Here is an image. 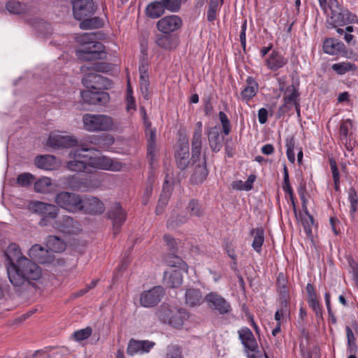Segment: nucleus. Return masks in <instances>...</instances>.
Returning <instances> with one entry per match:
<instances>
[{
    "label": "nucleus",
    "mask_w": 358,
    "mask_h": 358,
    "mask_svg": "<svg viewBox=\"0 0 358 358\" xmlns=\"http://www.w3.org/2000/svg\"><path fill=\"white\" fill-rule=\"evenodd\" d=\"M219 118L222 124L223 134L224 135H229L231 130V126L228 117L224 112L220 111L219 113Z\"/></svg>",
    "instance_id": "obj_51"
},
{
    "label": "nucleus",
    "mask_w": 358,
    "mask_h": 358,
    "mask_svg": "<svg viewBox=\"0 0 358 358\" xmlns=\"http://www.w3.org/2000/svg\"><path fill=\"white\" fill-rule=\"evenodd\" d=\"M55 201L59 207L69 212L82 210V198L78 194L62 191L56 194Z\"/></svg>",
    "instance_id": "obj_9"
},
{
    "label": "nucleus",
    "mask_w": 358,
    "mask_h": 358,
    "mask_svg": "<svg viewBox=\"0 0 358 358\" xmlns=\"http://www.w3.org/2000/svg\"><path fill=\"white\" fill-rule=\"evenodd\" d=\"M34 179L35 178L32 174L29 173H24L20 174L17 176V183L22 186L26 187L31 185L34 182Z\"/></svg>",
    "instance_id": "obj_53"
},
{
    "label": "nucleus",
    "mask_w": 358,
    "mask_h": 358,
    "mask_svg": "<svg viewBox=\"0 0 358 358\" xmlns=\"http://www.w3.org/2000/svg\"><path fill=\"white\" fill-rule=\"evenodd\" d=\"M348 199L350 203V213H354L358 204V196L355 189L351 187L348 192Z\"/></svg>",
    "instance_id": "obj_54"
},
{
    "label": "nucleus",
    "mask_w": 358,
    "mask_h": 358,
    "mask_svg": "<svg viewBox=\"0 0 358 358\" xmlns=\"http://www.w3.org/2000/svg\"><path fill=\"white\" fill-rule=\"evenodd\" d=\"M324 299H325V303H326V306H327V311H328V314L331 318V320L333 323H336V317L334 316L332 310H331V302H330V294L329 292H326L325 294H324Z\"/></svg>",
    "instance_id": "obj_62"
},
{
    "label": "nucleus",
    "mask_w": 358,
    "mask_h": 358,
    "mask_svg": "<svg viewBox=\"0 0 358 358\" xmlns=\"http://www.w3.org/2000/svg\"><path fill=\"white\" fill-rule=\"evenodd\" d=\"M35 164L40 169L52 170L56 166V157L50 155L37 156Z\"/></svg>",
    "instance_id": "obj_38"
},
{
    "label": "nucleus",
    "mask_w": 358,
    "mask_h": 358,
    "mask_svg": "<svg viewBox=\"0 0 358 358\" xmlns=\"http://www.w3.org/2000/svg\"><path fill=\"white\" fill-rule=\"evenodd\" d=\"M92 333V329L91 327H87L85 329H82L78 331H74L73 334V336L77 341H81L89 338Z\"/></svg>",
    "instance_id": "obj_52"
},
{
    "label": "nucleus",
    "mask_w": 358,
    "mask_h": 358,
    "mask_svg": "<svg viewBox=\"0 0 358 358\" xmlns=\"http://www.w3.org/2000/svg\"><path fill=\"white\" fill-rule=\"evenodd\" d=\"M108 219L112 220L113 231L115 236L117 234L127 219L125 210L119 203H114L108 210Z\"/></svg>",
    "instance_id": "obj_14"
},
{
    "label": "nucleus",
    "mask_w": 358,
    "mask_h": 358,
    "mask_svg": "<svg viewBox=\"0 0 358 358\" xmlns=\"http://www.w3.org/2000/svg\"><path fill=\"white\" fill-rule=\"evenodd\" d=\"M250 234L253 236V241L252 243V248L258 253L262 251V247L264 242V230L262 227H257L252 229Z\"/></svg>",
    "instance_id": "obj_39"
},
{
    "label": "nucleus",
    "mask_w": 358,
    "mask_h": 358,
    "mask_svg": "<svg viewBox=\"0 0 358 358\" xmlns=\"http://www.w3.org/2000/svg\"><path fill=\"white\" fill-rule=\"evenodd\" d=\"M352 122L350 119L343 120L340 125V139L348 150H351L354 143L352 141V134L349 132V126H352Z\"/></svg>",
    "instance_id": "obj_31"
},
{
    "label": "nucleus",
    "mask_w": 358,
    "mask_h": 358,
    "mask_svg": "<svg viewBox=\"0 0 358 358\" xmlns=\"http://www.w3.org/2000/svg\"><path fill=\"white\" fill-rule=\"evenodd\" d=\"M308 303L309 306L313 309V310L315 312V315L317 317H322V307L319 303V301L317 299V297L315 298H311L310 299H308Z\"/></svg>",
    "instance_id": "obj_56"
},
{
    "label": "nucleus",
    "mask_w": 358,
    "mask_h": 358,
    "mask_svg": "<svg viewBox=\"0 0 358 358\" xmlns=\"http://www.w3.org/2000/svg\"><path fill=\"white\" fill-rule=\"evenodd\" d=\"M166 358H182L181 348L178 345L169 347Z\"/></svg>",
    "instance_id": "obj_59"
},
{
    "label": "nucleus",
    "mask_w": 358,
    "mask_h": 358,
    "mask_svg": "<svg viewBox=\"0 0 358 358\" xmlns=\"http://www.w3.org/2000/svg\"><path fill=\"white\" fill-rule=\"evenodd\" d=\"M171 194V185L169 184L168 180L165 179L162 191L159 195V199L155 209V213L157 215H161L164 212L165 207L168 204Z\"/></svg>",
    "instance_id": "obj_30"
},
{
    "label": "nucleus",
    "mask_w": 358,
    "mask_h": 358,
    "mask_svg": "<svg viewBox=\"0 0 358 358\" xmlns=\"http://www.w3.org/2000/svg\"><path fill=\"white\" fill-rule=\"evenodd\" d=\"M164 9L176 13L179 11L181 7V0H160Z\"/></svg>",
    "instance_id": "obj_49"
},
{
    "label": "nucleus",
    "mask_w": 358,
    "mask_h": 358,
    "mask_svg": "<svg viewBox=\"0 0 358 358\" xmlns=\"http://www.w3.org/2000/svg\"><path fill=\"white\" fill-rule=\"evenodd\" d=\"M186 312L183 309H180L176 312H173V315L170 317L169 324L174 327H180L183 324Z\"/></svg>",
    "instance_id": "obj_45"
},
{
    "label": "nucleus",
    "mask_w": 358,
    "mask_h": 358,
    "mask_svg": "<svg viewBox=\"0 0 358 358\" xmlns=\"http://www.w3.org/2000/svg\"><path fill=\"white\" fill-rule=\"evenodd\" d=\"M145 12L149 17L156 19L164 14L165 9L159 0L149 3L146 7Z\"/></svg>",
    "instance_id": "obj_40"
},
{
    "label": "nucleus",
    "mask_w": 358,
    "mask_h": 358,
    "mask_svg": "<svg viewBox=\"0 0 358 358\" xmlns=\"http://www.w3.org/2000/svg\"><path fill=\"white\" fill-rule=\"evenodd\" d=\"M164 240L166 242L171 252L166 257L167 264L171 267H177L185 272H187V264L178 255H176L177 243L176 241L168 234L164 236Z\"/></svg>",
    "instance_id": "obj_10"
},
{
    "label": "nucleus",
    "mask_w": 358,
    "mask_h": 358,
    "mask_svg": "<svg viewBox=\"0 0 358 358\" xmlns=\"http://www.w3.org/2000/svg\"><path fill=\"white\" fill-rule=\"evenodd\" d=\"M87 155H82L80 150H77L73 159L67 162L66 167L71 171H83L89 173H92L93 168L112 171H118L122 168L121 162L106 156L90 157V162H87Z\"/></svg>",
    "instance_id": "obj_2"
},
{
    "label": "nucleus",
    "mask_w": 358,
    "mask_h": 358,
    "mask_svg": "<svg viewBox=\"0 0 358 358\" xmlns=\"http://www.w3.org/2000/svg\"><path fill=\"white\" fill-rule=\"evenodd\" d=\"M164 295V288L162 286H155L141 294L140 303L145 308L154 307L162 300Z\"/></svg>",
    "instance_id": "obj_16"
},
{
    "label": "nucleus",
    "mask_w": 358,
    "mask_h": 358,
    "mask_svg": "<svg viewBox=\"0 0 358 358\" xmlns=\"http://www.w3.org/2000/svg\"><path fill=\"white\" fill-rule=\"evenodd\" d=\"M324 52L329 55H336L338 52H343L345 50L344 43L333 38H327L324 41Z\"/></svg>",
    "instance_id": "obj_34"
},
{
    "label": "nucleus",
    "mask_w": 358,
    "mask_h": 358,
    "mask_svg": "<svg viewBox=\"0 0 358 358\" xmlns=\"http://www.w3.org/2000/svg\"><path fill=\"white\" fill-rule=\"evenodd\" d=\"M246 85L241 92L240 96L242 100L248 101L256 96L259 90V85L252 76H248L245 80Z\"/></svg>",
    "instance_id": "obj_29"
},
{
    "label": "nucleus",
    "mask_w": 358,
    "mask_h": 358,
    "mask_svg": "<svg viewBox=\"0 0 358 358\" xmlns=\"http://www.w3.org/2000/svg\"><path fill=\"white\" fill-rule=\"evenodd\" d=\"M72 5L73 16L77 20L91 17L95 11L93 0H72Z\"/></svg>",
    "instance_id": "obj_13"
},
{
    "label": "nucleus",
    "mask_w": 358,
    "mask_h": 358,
    "mask_svg": "<svg viewBox=\"0 0 358 358\" xmlns=\"http://www.w3.org/2000/svg\"><path fill=\"white\" fill-rule=\"evenodd\" d=\"M83 128L90 132L108 131L113 129V119L106 115L86 113L83 116Z\"/></svg>",
    "instance_id": "obj_7"
},
{
    "label": "nucleus",
    "mask_w": 358,
    "mask_h": 358,
    "mask_svg": "<svg viewBox=\"0 0 358 358\" xmlns=\"http://www.w3.org/2000/svg\"><path fill=\"white\" fill-rule=\"evenodd\" d=\"M286 148H287V157L288 160L294 164L295 162V154L294 152V149L295 147V141L294 136L287 138L286 140Z\"/></svg>",
    "instance_id": "obj_50"
},
{
    "label": "nucleus",
    "mask_w": 358,
    "mask_h": 358,
    "mask_svg": "<svg viewBox=\"0 0 358 358\" xmlns=\"http://www.w3.org/2000/svg\"><path fill=\"white\" fill-rule=\"evenodd\" d=\"M46 245L52 252H61L66 248L64 241L57 236H48L46 240Z\"/></svg>",
    "instance_id": "obj_41"
},
{
    "label": "nucleus",
    "mask_w": 358,
    "mask_h": 358,
    "mask_svg": "<svg viewBox=\"0 0 358 358\" xmlns=\"http://www.w3.org/2000/svg\"><path fill=\"white\" fill-rule=\"evenodd\" d=\"M185 303L189 307L199 306L204 301L201 292L199 289L189 288L185 294Z\"/></svg>",
    "instance_id": "obj_33"
},
{
    "label": "nucleus",
    "mask_w": 358,
    "mask_h": 358,
    "mask_svg": "<svg viewBox=\"0 0 358 358\" xmlns=\"http://www.w3.org/2000/svg\"><path fill=\"white\" fill-rule=\"evenodd\" d=\"M29 255L33 260L42 264L51 263L54 260L52 252H50L38 244L33 245L29 249Z\"/></svg>",
    "instance_id": "obj_22"
},
{
    "label": "nucleus",
    "mask_w": 358,
    "mask_h": 358,
    "mask_svg": "<svg viewBox=\"0 0 358 358\" xmlns=\"http://www.w3.org/2000/svg\"><path fill=\"white\" fill-rule=\"evenodd\" d=\"M328 8L330 10V13L327 15L326 21V26L328 29L358 22L357 15L342 6L338 0H329Z\"/></svg>",
    "instance_id": "obj_5"
},
{
    "label": "nucleus",
    "mask_w": 358,
    "mask_h": 358,
    "mask_svg": "<svg viewBox=\"0 0 358 358\" xmlns=\"http://www.w3.org/2000/svg\"><path fill=\"white\" fill-rule=\"evenodd\" d=\"M82 210L93 215L101 214L105 210L103 203L97 197L91 196L82 199Z\"/></svg>",
    "instance_id": "obj_26"
},
{
    "label": "nucleus",
    "mask_w": 358,
    "mask_h": 358,
    "mask_svg": "<svg viewBox=\"0 0 358 358\" xmlns=\"http://www.w3.org/2000/svg\"><path fill=\"white\" fill-rule=\"evenodd\" d=\"M305 217H301V222L304 228V231L306 233L308 236H310L312 234V225L313 224L314 222L313 223L310 222V220L308 219V216L305 214Z\"/></svg>",
    "instance_id": "obj_63"
},
{
    "label": "nucleus",
    "mask_w": 358,
    "mask_h": 358,
    "mask_svg": "<svg viewBox=\"0 0 358 358\" xmlns=\"http://www.w3.org/2000/svg\"><path fill=\"white\" fill-rule=\"evenodd\" d=\"M103 25V20L99 17H87L82 20L80 23V28L81 29H99Z\"/></svg>",
    "instance_id": "obj_42"
},
{
    "label": "nucleus",
    "mask_w": 358,
    "mask_h": 358,
    "mask_svg": "<svg viewBox=\"0 0 358 358\" xmlns=\"http://www.w3.org/2000/svg\"><path fill=\"white\" fill-rule=\"evenodd\" d=\"M20 250L15 243L10 244L5 253L8 261L6 270L9 280L14 287L34 286L33 281L41 278V269L28 258L20 257Z\"/></svg>",
    "instance_id": "obj_1"
},
{
    "label": "nucleus",
    "mask_w": 358,
    "mask_h": 358,
    "mask_svg": "<svg viewBox=\"0 0 358 358\" xmlns=\"http://www.w3.org/2000/svg\"><path fill=\"white\" fill-rule=\"evenodd\" d=\"M149 85L150 82L148 78H140L139 80V87L141 92V94L144 99H150V92H149Z\"/></svg>",
    "instance_id": "obj_55"
},
{
    "label": "nucleus",
    "mask_w": 358,
    "mask_h": 358,
    "mask_svg": "<svg viewBox=\"0 0 358 358\" xmlns=\"http://www.w3.org/2000/svg\"><path fill=\"white\" fill-rule=\"evenodd\" d=\"M80 96L84 103L95 106H103L110 99L108 93L99 90H85L81 91Z\"/></svg>",
    "instance_id": "obj_15"
},
{
    "label": "nucleus",
    "mask_w": 358,
    "mask_h": 358,
    "mask_svg": "<svg viewBox=\"0 0 358 358\" xmlns=\"http://www.w3.org/2000/svg\"><path fill=\"white\" fill-rule=\"evenodd\" d=\"M51 179L47 177H44L38 179L34 183V189L36 192L39 193H48L52 189Z\"/></svg>",
    "instance_id": "obj_44"
},
{
    "label": "nucleus",
    "mask_w": 358,
    "mask_h": 358,
    "mask_svg": "<svg viewBox=\"0 0 358 358\" xmlns=\"http://www.w3.org/2000/svg\"><path fill=\"white\" fill-rule=\"evenodd\" d=\"M78 140L73 136L51 134L48 145L54 148L78 147Z\"/></svg>",
    "instance_id": "obj_19"
},
{
    "label": "nucleus",
    "mask_w": 358,
    "mask_h": 358,
    "mask_svg": "<svg viewBox=\"0 0 358 358\" xmlns=\"http://www.w3.org/2000/svg\"><path fill=\"white\" fill-rule=\"evenodd\" d=\"M114 138L108 134H87L78 140V148L81 151H97L106 150L114 143Z\"/></svg>",
    "instance_id": "obj_6"
},
{
    "label": "nucleus",
    "mask_w": 358,
    "mask_h": 358,
    "mask_svg": "<svg viewBox=\"0 0 358 358\" xmlns=\"http://www.w3.org/2000/svg\"><path fill=\"white\" fill-rule=\"evenodd\" d=\"M63 184L66 187L73 191L87 192L90 189L98 187L100 181L94 178H80L78 175H71L63 178Z\"/></svg>",
    "instance_id": "obj_8"
},
{
    "label": "nucleus",
    "mask_w": 358,
    "mask_h": 358,
    "mask_svg": "<svg viewBox=\"0 0 358 358\" xmlns=\"http://www.w3.org/2000/svg\"><path fill=\"white\" fill-rule=\"evenodd\" d=\"M203 124L199 121L195 124V128L191 140L192 157L191 160L194 164L199 161L202 148Z\"/></svg>",
    "instance_id": "obj_17"
},
{
    "label": "nucleus",
    "mask_w": 358,
    "mask_h": 358,
    "mask_svg": "<svg viewBox=\"0 0 358 358\" xmlns=\"http://www.w3.org/2000/svg\"><path fill=\"white\" fill-rule=\"evenodd\" d=\"M93 39V36L89 33H84L77 38L78 42L81 43V47L76 51L78 59L93 62L103 59L106 57L103 44Z\"/></svg>",
    "instance_id": "obj_4"
},
{
    "label": "nucleus",
    "mask_w": 358,
    "mask_h": 358,
    "mask_svg": "<svg viewBox=\"0 0 358 358\" xmlns=\"http://www.w3.org/2000/svg\"><path fill=\"white\" fill-rule=\"evenodd\" d=\"M278 309L282 313H285L289 315V299H278Z\"/></svg>",
    "instance_id": "obj_60"
},
{
    "label": "nucleus",
    "mask_w": 358,
    "mask_h": 358,
    "mask_svg": "<svg viewBox=\"0 0 358 358\" xmlns=\"http://www.w3.org/2000/svg\"><path fill=\"white\" fill-rule=\"evenodd\" d=\"M288 63V58L285 57L279 50H273L265 60L266 67L276 71L284 67Z\"/></svg>",
    "instance_id": "obj_23"
},
{
    "label": "nucleus",
    "mask_w": 358,
    "mask_h": 358,
    "mask_svg": "<svg viewBox=\"0 0 358 358\" xmlns=\"http://www.w3.org/2000/svg\"><path fill=\"white\" fill-rule=\"evenodd\" d=\"M329 165L331 169L334 182H336L340 180L339 171L336 162L333 158L329 159Z\"/></svg>",
    "instance_id": "obj_61"
},
{
    "label": "nucleus",
    "mask_w": 358,
    "mask_h": 358,
    "mask_svg": "<svg viewBox=\"0 0 358 358\" xmlns=\"http://www.w3.org/2000/svg\"><path fill=\"white\" fill-rule=\"evenodd\" d=\"M189 219V216L185 211L179 213L173 209L167 220L166 226L169 229H174L187 223Z\"/></svg>",
    "instance_id": "obj_32"
},
{
    "label": "nucleus",
    "mask_w": 358,
    "mask_h": 358,
    "mask_svg": "<svg viewBox=\"0 0 358 358\" xmlns=\"http://www.w3.org/2000/svg\"><path fill=\"white\" fill-rule=\"evenodd\" d=\"M155 43L161 48L173 50L178 46V38L176 36L171 34H157L155 35Z\"/></svg>",
    "instance_id": "obj_27"
},
{
    "label": "nucleus",
    "mask_w": 358,
    "mask_h": 358,
    "mask_svg": "<svg viewBox=\"0 0 358 358\" xmlns=\"http://www.w3.org/2000/svg\"><path fill=\"white\" fill-rule=\"evenodd\" d=\"M81 69L82 71L84 69L89 71L82 79V83L87 90H103L112 87L113 83L110 80L95 73L110 71V67L108 63L96 62L89 65L83 66Z\"/></svg>",
    "instance_id": "obj_3"
},
{
    "label": "nucleus",
    "mask_w": 358,
    "mask_h": 358,
    "mask_svg": "<svg viewBox=\"0 0 358 358\" xmlns=\"http://www.w3.org/2000/svg\"><path fill=\"white\" fill-rule=\"evenodd\" d=\"M155 343L150 341H137L131 338L128 343L127 353L134 355L137 353H147L155 346Z\"/></svg>",
    "instance_id": "obj_25"
},
{
    "label": "nucleus",
    "mask_w": 358,
    "mask_h": 358,
    "mask_svg": "<svg viewBox=\"0 0 358 358\" xmlns=\"http://www.w3.org/2000/svg\"><path fill=\"white\" fill-rule=\"evenodd\" d=\"M78 226V222L76 220L69 215H64L54 222L53 227L64 234H73L77 233L79 229Z\"/></svg>",
    "instance_id": "obj_21"
},
{
    "label": "nucleus",
    "mask_w": 358,
    "mask_h": 358,
    "mask_svg": "<svg viewBox=\"0 0 358 358\" xmlns=\"http://www.w3.org/2000/svg\"><path fill=\"white\" fill-rule=\"evenodd\" d=\"M173 312L168 305L163 304L157 310L156 315L162 322L169 324Z\"/></svg>",
    "instance_id": "obj_46"
},
{
    "label": "nucleus",
    "mask_w": 358,
    "mask_h": 358,
    "mask_svg": "<svg viewBox=\"0 0 358 358\" xmlns=\"http://www.w3.org/2000/svg\"><path fill=\"white\" fill-rule=\"evenodd\" d=\"M185 212L190 217H201L205 214V208L200 201L191 199L185 207Z\"/></svg>",
    "instance_id": "obj_36"
},
{
    "label": "nucleus",
    "mask_w": 358,
    "mask_h": 358,
    "mask_svg": "<svg viewBox=\"0 0 358 358\" xmlns=\"http://www.w3.org/2000/svg\"><path fill=\"white\" fill-rule=\"evenodd\" d=\"M278 294H279V297L278 299H289V289H288L287 285H285V281L282 280V282H280V280L279 279L278 280Z\"/></svg>",
    "instance_id": "obj_58"
},
{
    "label": "nucleus",
    "mask_w": 358,
    "mask_h": 358,
    "mask_svg": "<svg viewBox=\"0 0 358 358\" xmlns=\"http://www.w3.org/2000/svg\"><path fill=\"white\" fill-rule=\"evenodd\" d=\"M206 135L209 147L212 152H218L222 148L224 136L222 135L220 126L216 124L213 127H208L206 129Z\"/></svg>",
    "instance_id": "obj_20"
},
{
    "label": "nucleus",
    "mask_w": 358,
    "mask_h": 358,
    "mask_svg": "<svg viewBox=\"0 0 358 358\" xmlns=\"http://www.w3.org/2000/svg\"><path fill=\"white\" fill-rule=\"evenodd\" d=\"M189 157V148L188 141H186L180 145L179 149L176 153V159L178 167L181 169H185L190 163L191 159Z\"/></svg>",
    "instance_id": "obj_28"
},
{
    "label": "nucleus",
    "mask_w": 358,
    "mask_h": 358,
    "mask_svg": "<svg viewBox=\"0 0 358 358\" xmlns=\"http://www.w3.org/2000/svg\"><path fill=\"white\" fill-rule=\"evenodd\" d=\"M179 270L175 269L171 272L165 271L164 274V284L171 288L178 287L182 282V275Z\"/></svg>",
    "instance_id": "obj_35"
},
{
    "label": "nucleus",
    "mask_w": 358,
    "mask_h": 358,
    "mask_svg": "<svg viewBox=\"0 0 358 358\" xmlns=\"http://www.w3.org/2000/svg\"><path fill=\"white\" fill-rule=\"evenodd\" d=\"M300 94L294 85H289L285 90V96L283 98V104L278 109L276 116L278 118L283 117L292 108V104L299 101V96Z\"/></svg>",
    "instance_id": "obj_12"
},
{
    "label": "nucleus",
    "mask_w": 358,
    "mask_h": 358,
    "mask_svg": "<svg viewBox=\"0 0 358 358\" xmlns=\"http://www.w3.org/2000/svg\"><path fill=\"white\" fill-rule=\"evenodd\" d=\"M208 175V171L206 168V159L204 155L201 162L195 166L192 180L195 183H201L206 180Z\"/></svg>",
    "instance_id": "obj_37"
},
{
    "label": "nucleus",
    "mask_w": 358,
    "mask_h": 358,
    "mask_svg": "<svg viewBox=\"0 0 358 358\" xmlns=\"http://www.w3.org/2000/svg\"><path fill=\"white\" fill-rule=\"evenodd\" d=\"M32 209L34 213L41 215L42 217H50L51 219H55L59 213L57 206L41 201L34 202Z\"/></svg>",
    "instance_id": "obj_24"
},
{
    "label": "nucleus",
    "mask_w": 358,
    "mask_h": 358,
    "mask_svg": "<svg viewBox=\"0 0 358 358\" xmlns=\"http://www.w3.org/2000/svg\"><path fill=\"white\" fill-rule=\"evenodd\" d=\"M238 336L242 344L245 343L247 341H250L251 338H253V337H255L252 331L248 327H244L240 329L238 331Z\"/></svg>",
    "instance_id": "obj_57"
},
{
    "label": "nucleus",
    "mask_w": 358,
    "mask_h": 358,
    "mask_svg": "<svg viewBox=\"0 0 358 358\" xmlns=\"http://www.w3.org/2000/svg\"><path fill=\"white\" fill-rule=\"evenodd\" d=\"M6 7L8 11L13 14L19 15L24 13L26 10V6L21 3L20 1H8Z\"/></svg>",
    "instance_id": "obj_48"
},
{
    "label": "nucleus",
    "mask_w": 358,
    "mask_h": 358,
    "mask_svg": "<svg viewBox=\"0 0 358 358\" xmlns=\"http://www.w3.org/2000/svg\"><path fill=\"white\" fill-rule=\"evenodd\" d=\"M331 69L338 75H343L348 71H354L356 66L350 62H340L334 64Z\"/></svg>",
    "instance_id": "obj_47"
},
{
    "label": "nucleus",
    "mask_w": 358,
    "mask_h": 358,
    "mask_svg": "<svg viewBox=\"0 0 358 358\" xmlns=\"http://www.w3.org/2000/svg\"><path fill=\"white\" fill-rule=\"evenodd\" d=\"M182 24V19L175 15L165 16L157 22V28L162 33L171 34L179 29Z\"/></svg>",
    "instance_id": "obj_18"
},
{
    "label": "nucleus",
    "mask_w": 358,
    "mask_h": 358,
    "mask_svg": "<svg viewBox=\"0 0 358 358\" xmlns=\"http://www.w3.org/2000/svg\"><path fill=\"white\" fill-rule=\"evenodd\" d=\"M204 300L210 308L216 310L220 315L227 314L231 310L229 302L217 292L208 293Z\"/></svg>",
    "instance_id": "obj_11"
},
{
    "label": "nucleus",
    "mask_w": 358,
    "mask_h": 358,
    "mask_svg": "<svg viewBox=\"0 0 358 358\" xmlns=\"http://www.w3.org/2000/svg\"><path fill=\"white\" fill-rule=\"evenodd\" d=\"M350 266L352 273V279L355 286L358 288V264L352 261L350 262Z\"/></svg>",
    "instance_id": "obj_64"
},
{
    "label": "nucleus",
    "mask_w": 358,
    "mask_h": 358,
    "mask_svg": "<svg viewBox=\"0 0 358 358\" xmlns=\"http://www.w3.org/2000/svg\"><path fill=\"white\" fill-rule=\"evenodd\" d=\"M148 157L152 163L155 160V150H156V143L155 138L156 134L155 131L150 129L148 134Z\"/></svg>",
    "instance_id": "obj_43"
}]
</instances>
